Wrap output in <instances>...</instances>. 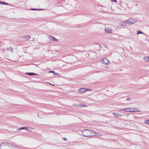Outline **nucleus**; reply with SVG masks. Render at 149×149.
I'll list each match as a JSON object with an SVG mask.
<instances>
[{"label": "nucleus", "mask_w": 149, "mask_h": 149, "mask_svg": "<svg viewBox=\"0 0 149 149\" xmlns=\"http://www.w3.org/2000/svg\"><path fill=\"white\" fill-rule=\"evenodd\" d=\"M49 38L51 41H53L56 42H57L58 41V39L55 38L54 37L50 36H49Z\"/></svg>", "instance_id": "423d86ee"}, {"label": "nucleus", "mask_w": 149, "mask_h": 149, "mask_svg": "<svg viewBox=\"0 0 149 149\" xmlns=\"http://www.w3.org/2000/svg\"><path fill=\"white\" fill-rule=\"evenodd\" d=\"M86 88H81L79 89L78 91V93L79 94L85 92L87 91V90H86Z\"/></svg>", "instance_id": "39448f33"}, {"label": "nucleus", "mask_w": 149, "mask_h": 149, "mask_svg": "<svg viewBox=\"0 0 149 149\" xmlns=\"http://www.w3.org/2000/svg\"><path fill=\"white\" fill-rule=\"evenodd\" d=\"M113 2H115L116 1V0H111Z\"/></svg>", "instance_id": "cd10ccee"}, {"label": "nucleus", "mask_w": 149, "mask_h": 149, "mask_svg": "<svg viewBox=\"0 0 149 149\" xmlns=\"http://www.w3.org/2000/svg\"><path fill=\"white\" fill-rule=\"evenodd\" d=\"M24 38H25L26 39L28 40L29 39V38H31V36L29 35L26 36H24Z\"/></svg>", "instance_id": "a211bd4d"}, {"label": "nucleus", "mask_w": 149, "mask_h": 149, "mask_svg": "<svg viewBox=\"0 0 149 149\" xmlns=\"http://www.w3.org/2000/svg\"><path fill=\"white\" fill-rule=\"evenodd\" d=\"M49 73H52L54 75H58L59 74L55 72L54 71H49Z\"/></svg>", "instance_id": "ddd939ff"}, {"label": "nucleus", "mask_w": 149, "mask_h": 149, "mask_svg": "<svg viewBox=\"0 0 149 149\" xmlns=\"http://www.w3.org/2000/svg\"><path fill=\"white\" fill-rule=\"evenodd\" d=\"M13 144L15 145L7 142L2 143L0 145V149H20L15 143Z\"/></svg>", "instance_id": "f257e3e1"}, {"label": "nucleus", "mask_w": 149, "mask_h": 149, "mask_svg": "<svg viewBox=\"0 0 149 149\" xmlns=\"http://www.w3.org/2000/svg\"><path fill=\"white\" fill-rule=\"evenodd\" d=\"M126 24H127V23L125 21L123 22H120L119 24L121 26H125L126 25Z\"/></svg>", "instance_id": "9d476101"}, {"label": "nucleus", "mask_w": 149, "mask_h": 149, "mask_svg": "<svg viewBox=\"0 0 149 149\" xmlns=\"http://www.w3.org/2000/svg\"><path fill=\"white\" fill-rule=\"evenodd\" d=\"M125 109H121L120 110L121 111H125Z\"/></svg>", "instance_id": "b1692460"}, {"label": "nucleus", "mask_w": 149, "mask_h": 149, "mask_svg": "<svg viewBox=\"0 0 149 149\" xmlns=\"http://www.w3.org/2000/svg\"><path fill=\"white\" fill-rule=\"evenodd\" d=\"M136 20L132 18L126 20L125 21V22H126L128 24L131 25L136 22Z\"/></svg>", "instance_id": "7ed1b4c3"}, {"label": "nucleus", "mask_w": 149, "mask_h": 149, "mask_svg": "<svg viewBox=\"0 0 149 149\" xmlns=\"http://www.w3.org/2000/svg\"><path fill=\"white\" fill-rule=\"evenodd\" d=\"M145 123L149 125V120H146L145 121Z\"/></svg>", "instance_id": "aec40b11"}, {"label": "nucleus", "mask_w": 149, "mask_h": 149, "mask_svg": "<svg viewBox=\"0 0 149 149\" xmlns=\"http://www.w3.org/2000/svg\"><path fill=\"white\" fill-rule=\"evenodd\" d=\"M38 75L37 74L35 73H33V75Z\"/></svg>", "instance_id": "bb28decb"}, {"label": "nucleus", "mask_w": 149, "mask_h": 149, "mask_svg": "<svg viewBox=\"0 0 149 149\" xmlns=\"http://www.w3.org/2000/svg\"><path fill=\"white\" fill-rule=\"evenodd\" d=\"M22 129H24V130H28V128L27 127L24 126V127H20V128H18V130H22Z\"/></svg>", "instance_id": "1a4fd4ad"}, {"label": "nucleus", "mask_w": 149, "mask_h": 149, "mask_svg": "<svg viewBox=\"0 0 149 149\" xmlns=\"http://www.w3.org/2000/svg\"><path fill=\"white\" fill-rule=\"evenodd\" d=\"M63 139L64 140H65H65H67V139H66V138H63Z\"/></svg>", "instance_id": "c85d7f7f"}, {"label": "nucleus", "mask_w": 149, "mask_h": 149, "mask_svg": "<svg viewBox=\"0 0 149 149\" xmlns=\"http://www.w3.org/2000/svg\"><path fill=\"white\" fill-rule=\"evenodd\" d=\"M30 10H38V8H30Z\"/></svg>", "instance_id": "4be33fe9"}, {"label": "nucleus", "mask_w": 149, "mask_h": 149, "mask_svg": "<svg viewBox=\"0 0 149 149\" xmlns=\"http://www.w3.org/2000/svg\"><path fill=\"white\" fill-rule=\"evenodd\" d=\"M144 60L146 61H149V57L148 56H145L144 58Z\"/></svg>", "instance_id": "f8f14e48"}, {"label": "nucleus", "mask_w": 149, "mask_h": 149, "mask_svg": "<svg viewBox=\"0 0 149 149\" xmlns=\"http://www.w3.org/2000/svg\"><path fill=\"white\" fill-rule=\"evenodd\" d=\"M2 1H0V4H2Z\"/></svg>", "instance_id": "c756f323"}, {"label": "nucleus", "mask_w": 149, "mask_h": 149, "mask_svg": "<svg viewBox=\"0 0 149 149\" xmlns=\"http://www.w3.org/2000/svg\"><path fill=\"white\" fill-rule=\"evenodd\" d=\"M86 90H87V91H91V89H86Z\"/></svg>", "instance_id": "2f4dec72"}, {"label": "nucleus", "mask_w": 149, "mask_h": 149, "mask_svg": "<svg viewBox=\"0 0 149 149\" xmlns=\"http://www.w3.org/2000/svg\"><path fill=\"white\" fill-rule=\"evenodd\" d=\"M134 109L133 108H132L131 109V110H134Z\"/></svg>", "instance_id": "7c9ffc66"}, {"label": "nucleus", "mask_w": 149, "mask_h": 149, "mask_svg": "<svg viewBox=\"0 0 149 149\" xmlns=\"http://www.w3.org/2000/svg\"><path fill=\"white\" fill-rule=\"evenodd\" d=\"M130 110H131V108H125V111L127 112H131Z\"/></svg>", "instance_id": "2eb2a0df"}, {"label": "nucleus", "mask_w": 149, "mask_h": 149, "mask_svg": "<svg viewBox=\"0 0 149 149\" xmlns=\"http://www.w3.org/2000/svg\"><path fill=\"white\" fill-rule=\"evenodd\" d=\"M44 9H41V8H38V10H44Z\"/></svg>", "instance_id": "393cba45"}, {"label": "nucleus", "mask_w": 149, "mask_h": 149, "mask_svg": "<svg viewBox=\"0 0 149 149\" xmlns=\"http://www.w3.org/2000/svg\"><path fill=\"white\" fill-rule=\"evenodd\" d=\"M2 4H3L4 5H8V3H7L5 2H3L2 1Z\"/></svg>", "instance_id": "412c9836"}, {"label": "nucleus", "mask_w": 149, "mask_h": 149, "mask_svg": "<svg viewBox=\"0 0 149 149\" xmlns=\"http://www.w3.org/2000/svg\"><path fill=\"white\" fill-rule=\"evenodd\" d=\"M137 34H143V33L142 32H141V31L140 30H139V31H137Z\"/></svg>", "instance_id": "6ab92c4d"}, {"label": "nucleus", "mask_w": 149, "mask_h": 149, "mask_svg": "<svg viewBox=\"0 0 149 149\" xmlns=\"http://www.w3.org/2000/svg\"><path fill=\"white\" fill-rule=\"evenodd\" d=\"M37 116H38V117L39 116V114H38Z\"/></svg>", "instance_id": "72a5a7b5"}, {"label": "nucleus", "mask_w": 149, "mask_h": 149, "mask_svg": "<svg viewBox=\"0 0 149 149\" xmlns=\"http://www.w3.org/2000/svg\"><path fill=\"white\" fill-rule=\"evenodd\" d=\"M105 31L106 33H112V30L111 28H107V29H105Z\"/></svg>", "instance_id": "0eeeda50"}, {"label": "nucleus", "mask_w": 149, "mask_h": 149, "mask_svg": "<svg viewBox=\"0 0 149 149\" xmlns=\"http://www.w3.org/2000/svg\"><path fill=\"white\" fill-rule=\"evenodd\" d=\"M93 133H94V134H96V135H94L93 136H100L99 135H100V134L99 133L97 132H96L94 131V132Z\"/></svg>", "instance_id": "dca6fc26"}, {"label": "nucleus", "mask_w": 149, "mask_h": 149, "mask_svg": "<svg viewBox=\"0 0 149 149\" xmlns=\"http://www.w3.org/2000/svg\"><path fill=\"white\" fill-rule=\"evenodd\" d=\"M113 115L115 117H118V116H122V115L120 114L119 113H113Z\"/></svg>", "instance_id": "6e6552de"}, {"label": "nucleus", "mask_w": 149, "mask_h": 149, "mask_svg": "<svg viewBox=\"0 0 149 149\" xmlns=\"http://www.w3.org/2000/svg\"><path fill=\"white\" fill-rule=\"evenodd\" d=\"M6 50L9 51H10L11 52H13V49L11 47H10L7 48V49H6Z\"/></svg>", "instance_id": "4468645a"}, {"label": "nucleus", "mask_w": 149, "mask_h": 149, "mask_svg": "<svg viewBox=\"0 0 149 149\" xmlns=\"http://www.w3.org/2000/svg\"><path fill=\"white\" fill-rule=\"evenodd\" d=\"M126 100L128 101H130L131 100V98L130 97H128L126 99Z\"/></svg>", "instance_id": "5701e85b"}, {"label": "nucleus", "mask_w": 149, "mask_h": 149, "mask_svg": "<svg viewBox=\"0 0 149 149\" xmlns=\"http://www.w3.org/2000/svg\"><path fill=\"white\" fill-rule=\"evenodd\" d=\"M25 74H26L28 75L29 76L33 75V72H26Z\"/></svg>", "instance_id": "f3484780"}, {"label": "nucleus", "mask_w": 149, "mask_h": 149, "mask_svg": "<svg viewBox=\"0 0 149 149\" xmlns=\"http://www.w3.org/2000/svg\"><path fill=\"white\" fill-rule=\"evenodd\" d=\"M86 105H83L82 104H81V107H86Z\"/></svg>", "instance_id": "a878e982"}, {"label": "nucleus", "mask_w": 149, "mask_h": 149, "mask_svg": "<svg viewBox=\"0 0 149 149\" xmlns=\"http://www.w3.org/2000/svg\"><path fill=\"white\" fill-rule=\"evenodd\" d=\"M140 111L138 109L136 108H134V110H131V112H139Z\"/></svg>", "instance_id": "9b49d317"}, {"label": "nucleus", "mask_w": 149, "mask_h": 149, "mask_svg": "<svg viewBox=\"0 0 149 149\" xmlns=\"http://www.w3.org/2000/svg\"><path fill=\"white\" fill-rule=\"evenodd\" d=\"M93 132L94 131L92 130L85 129L82 131V135L83 136L85 137H89L93 136V134L92 135H91V134H92V133H93Z\"/></svg>", "instance_id": "f03ea898"}, {"label": "nucleus", "mask_w": 149, "mask_h": 149, "mask_svg": "<svg viewBox=\"0 0 149 149\" xmlns=\"http://www.w3.org/2000/svg\"><path fill=\"white\" fill-rule=\"evenodd\" d=\"M28 131H31V130H29V129H28Z\"/></svg>", "instance_id": "473e14b6"}, {"label": "nucleus", "mask_w": 149, "mask_h": 149, "mask_svg": "<svg viewBox=\"0 0 149 149\" xmlns=\"http://www.w3.org/2000/svg\"><path fill=\"white\" fill-rule=\"evenodd\" d=\"M103 64L108 65L109 63V62L106 58H104L102 60H101Z\"/></svg>", "instance_id": "20e7f679"}]
</instances>
